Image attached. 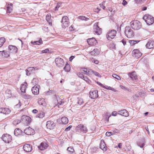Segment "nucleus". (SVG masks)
Masks as SVG:
<instances>
[{
    "mask_svg": "<svg viewBox=\"0 0 154 154\" xmlns=\"http://www.w3.org/2000/svg\"><path fill=\"white\" fill-rule=\"evenodd\" d=\"M21 105V103L20 101H18V103L14 106V107L16 108H19L20 107Z\"/></svg>",
    "mask_w": 154,
    "mask_h": 154,
    "instance_id": "09e8293b",
    "label": "nucleus"
},
{
    "mask_svg": "<svg viewBox=\"0 0 154 154\" xmlns=\"http://www.w3.org/2000/svg\"><path fill=\"white\" fill-rule=\"evenodd\" d=\"M51 15L49 14H48L46 16V20L48 22L49 25H52V23L51 22Z\"/></svg>",
    "mask_w": 154,
    "mask_h": 154,
    "instance_id": "473e14b6",
    "label": "nucleus"
},
{
    "mask_svg": "<svg viewBox=\"0 0 154 154\" xmlns=\"http://www.w3.org/2000/svg\"><path fill=\"white\" fill-rule=\"evenodd\" d=\"M128 75L132 80H136L137 79V76L136 75V72L134 71L131 73H129Z\"/></svg>",
    "mask_w": 154,
    "mask_h": 154,
    "instance_id": "393cba45",
    "label": "nucleus"
},
{
    "mask_svg": "<svg viewBox=\"0 0 154 154\" xmlns=\"http://www.w3.org/2000/svg\"><path fill=\"white\" fill-rule=\"evenodd\" d=\"M2 55L5 57H8L10 56V53L7 51L3 50L2 51Z\"/></svg>",
    "mask_w": 154,
    "mask_h": 154,
    "instance_id": "2f4dec72",
    "label": "nucleus"
},
{
    "mask_svg": "<svg viewBox=\"0 0 154 154\" xmlns=\"http://www.w3.org/2000/svg\"><path fill=\"white\" fill-rule=\"evenodd\" d=\"M78 19L82 20L88 21L89 19L88 18L84 16H79L78 17Z\"/></svg>",
    "mask_w": 154,
    "mask_h": 154,
    "instance_id": "e433bc0d",
    "label": "nucleus"
},
{
    "mask_svg": "<svg viewBox=\"0 0 154 154\" xmlns=\"http://www.w3.org/2000/svg\"><path fill=\"white\" fill-rule=\"evenodd\" d=\"M82 79L89 84L91 82V81L86 76H85L84 78H82Z\"/></svg>",
    "mask_w": 154,
    "mask_h": 154,
    "instance_id": "3c124183",
    "label": "nucleus"
},
{
    "mask_svg": "<svg viewBox=\"0 0 154 154\" xmlns=\"http://www.w3.org/2000/svg\"><path fill=\"white\" fill-rule=\"evenodd\" d=\"M27 84L26 82H25L23 84L21 85L20 88V90L22 92H25V91L27 87Z\"/></svg>",
    "mask_w": 154,
    "mask_h": 154,
    "instance_id": "a878e982",
    "label": "nucleus"
},
{
    "mask_svg": "<svg viewBox=\"0 0 154 154\" xmlns=\"http://www.w3.org/2000/svg\"><path fill=\"white\" fill-rule=\"evenodd\" d=\"M98 96V91L96 90H92L89 92V97L92 99H94Z\"/></svg>",
    "mask_w": 154,
    "mask_h": 154,
    "instance_id": "1a4fd4ad",
    "label": "nucleus"
},
{
    "mask_svg": "<svg viewBox=\"0 0 154 154\" xmlns=\"http://www.w3.org/2000/svg\"><path fill=\"white\" fill-rule=\"evenodd\" d=\"M67 150L69 152H72L74 151L73 148L71 147H69L67 148Z\"/></svg>",
    "mask_w": 154,
    "mask_h": 154,
    "instance_id": "603ef678",
    "label": "nucleus"
},
{
    "mask_svg": "<svg viewBox=\"0 0 154 154\" xmlns=\"http://www.w3.org/2000/svg\"><path fill=\"white\" fill-rule=\"evenodd\" d=\"M72 127V125H70L66 128V129H65V131H68L70 130V129Z\"/></svg>",
    "mask_w": 154,
    "mask_h": 154,
    "instance_id": "052dcab7",
    "label": "nucleus"
},
{
    "mask_svg": "<svg viewBox=\"0 0 154 154\" xmlns=\"http://www.w3.org/2000/svg\"><path fill=\"white\" fill-rule=\"evenodd\" d=\"M2 139L6 143H9L12 140L11 135H2Z\"/></svg>",
    "mask_w": 154,
    "mask_h": 154,
    "instance_id": "f8f14e48",
    "label": "nucleus"
},
{
    "mask_svg": "<svg viewBox=\"0 0 154 154\" xmlns=\"http://www.w3.org/2000/svg\"><path fill=\"white\" fill-rule=\"evenodd\" d=\"M24 132L26 135H34L35 133L34 130L30 127H29L28 128L25 129Z\"/></svg>",
    "mask_w": 154,
    "mask_h": 154,
    "instance_id": "ddd939ff",
    "label": "nucleus"
},
{
    "mask_svg": "<svg viewBox=\"0 0 154 154\" xmlns=\"http://www.w3.org/2000/svg\"><path fill=\"white\" fill-rule=\"evenodd\" d=\"M54 91L51 90H49L46 92V94L47 95H51V94H54Z\"/></svg>",
    "mask_w": 154,
    "mask_h": 154,
    "instance_id": "864d4df0",
    "label": "nucleus"
},
{
    "mask_svg": "<svg viewBox=\"0 0 154 154\" xmlns=\"http://www.w3.org/2000/svg\"><path fill=\"white\" fill-rule=\"evenodd\" d=\"M11 111L10 109L7 108H0V113L7 115L9 114Z\"/></svg>",
    "mask_w": 154,
    "mask_h": 154,
    "instance_id": "a211bd4d",
    "label": "nucleus"
},
{
    "mask_svg": "<svg viewBox=\"0 0 154 154\" xmlns=\"http://www.w3.org/2000/svg\"><path fill=\"white\" fill-rule=\"evenodd\" d=\"M82 72H84V74L85 75H88V69L86 68H82Z\"/></svg>",
    "mask_w": 154,
    "mask_h": 154,
    "instance_id": "a18cd8bd",
    "label": "nucleus"
},
{
    "mask_svg": "<svg viewBox=\"0 0 154 154\" xmlns=\"http://www.w3.org/2000/svg\"><path fill=\"white\" fill-rule=\"evenodd\" d=\"M49 51V49L48 48L46 49L45 50H43L42 51V53H48Z\"/></svg>",
    "mask_w": 154,
    "mask_h": 154,
    "instance_id": "6e6d98bb",
    "label": "nucleus"
},
{
    "mask_svg": "<svg viewBox=\"0 0 154 154\" xmlns=\"http://www.w3.org/2000/svg\"><path fill=\"white\" fill-rule=\"evenodd\" d=\"M13 5L12 3L8 4H7V13H10L13 10Z\"/></svg>",
    "mask_w": 154,
    "mask_h": 154,
    "instance_id": "b1692460",
    "label": "nucleus"
},
{
    "mask_svg": "<svg viewBox=\"0 0 154 154\" xmlns=\"http://www.w3.org/2000/svg\"><path fill=\"white\" fill-rule=\"evenodd\" d=\"M139 42V41L132 40L131 41V44H132L133 45H134V44H135Z\"/></svg>",
    "mask_w": 154,
    "mask_h": 154,
    "instance_id": "680f3d73",
    "label": "nucleus"
},
{
    "mask_svg": "<svg viewBox=\"0 0 154 154\" xmlns=\"http://www.w3.org/2000/svg\"><path fill=\"white\" fill-rule=\"evenodd\" d=\"M93 32L97 35H100L102 33V29L97 24H94L93 28Z\"/></svg>",
    "mask_w": 154,
    "mask_h": 154,
    "instance_id": "9d476101",
    "label": "nucleus"
},
{
    "mask_svg": "<svg viewBox=\"0 0 154 154\" xmlns=\"http://www.w3.org/2000/svg\"><path fill=\"white\" fill-rule=\"evenodd\" d=\"M64 70L66 72H69L70 70V66L68 63H66L63 68Z\"/></svg>",
    "mask_w": 154,
    "mask_h": 154,
    "instance_id": "72a5a7b5",
    "label": "nucleus"
},
{
    "mask_svg": "<svg viewBox=\"0 0 154 154\" xmlns=\"http://www.w3.org/2000/svg\"><path fill=\"white\" fill-rule=\"evenodd\" d=\"M116 34V31L114 29H112L108 32L106 35V37L109 40H111L114 38Z\"/></svg>",
    "mask_w": 154,
    "mask_h": 154,
    "instance_id": "39448f33",
    "label": "nucleus"
},
{
    "mask_svg": "<svg viewBox=\"0 0 154 154\" xmlns=\"http://www.w3.org/2000/svg\"><path fill=\"white\" fill-rule=\"evenodd\" d=\"M59 98V97L57 95L54 94L53 95V98L55 104V102H57V100H58Z\"/></svg>",
    "mask_w": 154,
    "mask_h": 154,
    "instance_id": "79ce46f5",
    "label": "nucleus"
},
{
    "mask_svg": "<svg viewBox=\"0 0 154 154\" xmlns=\"http://www.w3.org/2000/svg\"><path fill=\"white\" fill-rule=\"evenodd\" d=\"M21 120L27 125H29L31 121V119L30 117L25 115H23L21 116Z\"/></svg>",
    "mask_w": 154,
    "mask_h": 154,
    "instance_id": "0eeeda50",
    "label": "nucleus"
},
{
    "mask_svg": "<svg viewBox=\"0 0 154 154\" xmlns=\"http://www.w3.org/2000/svg\"><path fill=\"white\" fill-rule=\"evenodd\" d=\"M112 76L113 78L117 79L118 80H120L121 79L120 77L118 75H117L116 74H113L112 75Z\"/></svg>",
    "mask_w": 154,
    "mask_h": 154,
    "instance_id": "de8ad7c7",
    "label": "nucleus"
},
{
    "mask_svg": "<svg viewBox=\"0 0 154 154\" xmlns=\"http://www.w3.org/2000/svg\"><path fill=\"white\" fill-rule=\"evenodd\" d=\"M98 148L96 147H93L91 149V151L92 153H96L98 151Z\"/></svg>",
    "mask_w": 154,
    "mask_h": 154,
    "instance_id": "4c0bfd02",
    "label": "nucleus"
},
{
    "mask_svg": "<svg viewBox=\"0 0 154 154\" xmlns=\"http://www.w3.org/2000/svg\"><path fill=\"white\" fill-rule=\"evenodd\" d=\"M118 113L119 114L125 117H128L129 115L128 112L126 109H122L119 111Z\"/></svg>",
    "mask_w": 154,
    "mask_h": 154,
    "instance_id": "aec40b11",
    "label": "nucleus"
},
{
    "mask_svg": "<svg viewBox=\"0 0 154 154\" xmlns=\"http://www.w3.org/2000/svg\"><path fill=\"white\" fill-rule=\"evenodd\" d=\"M55 63L56 65L58 67H62L64 65V62L63 59L59 57H57L55 59Z\"/></svg>",
    "mask_w": 154,
    "mask_h": 154,
    "instance_id": "6e6552de",
    "label": "nucleus"
},
{
    "mask_svg": "<svg viewBox=\"0 0 154 154\" xmlns=\"http://www.w3.org/2000/svg\"><path fill=\"white\" fill-rule=\"evenodd\" d=\"M87 42L88 45L91 46L95 45L97 43L96 40L94 38L88 39Z\"/></svg>",
    "mask_w": 154,
    "mask_h": 154,
    "instance_id": "f3484780",
    "label": "nucleus"
},
{
    "mask_svg": "<svg viewBox=\"0 0 154 154\" xmlns=\"http://www.w3.org/2000/svg\"><path fill=\"white\" fill-rule=\"evenodd\" d=\"M62 100L59 97L57 100V102H55V104L56 105H58V106L63 104L64 103L63 101H62Z\"/></svg>",
    "mask_w": 154,
    "mask_h": 154,
    "instance_id": "c756f323",
    "label": "nucleus"
},
{
    "mask_svg": "<svg viewBox=\"0 0 154 154\" xmlns=\"http://www.w3.org/2000/svg\"><path fill=\"white\" fill-rule=\"evenodd\" d=\"M94 71L92 70L91 69H88V75H92L93 74Z\"/></svg>",
    "mask_w": 154,
    "mask_h": 154,
    "instance_id": "37998d69",
    "label": "nucleus"
},
{
    "mask_svg": "<svg viewBox=\"0 0 154 154\" xmlns=\"http://www.w3.org/2000/svg\"><path fill=\"white\" fill-rule=\"evenodd\" d=\"M78 100L77 102V103L79 105H81L83 103V101L82 99L79 98H78Z\"/></svg>",
    "mask_w": 154,
    "mask_h": 154,
    "instance_id": "49530a36",
    "label": "nucleus"
},
{
    "mask_svg": "<svg viewBox=\"0 0 154 154\" xmlns=\"http://www.w3.org/2000/svg\"><path fill=\"white\" fill-rule=\"evenodd\" d=\"M120 42H122L123 43L124 46H125L126 44V41L124 39H122L121 41H120Z\"/></svg>",
    "mask_w": 154,
    "mask_h": 154,
    "instance_id": "bf43d9fd",
    "label": "nucleus"
},
{
    "mask_svg": "<svg viewBox=\"0 0 154 154\" xmlns=\"http://www.w3.org/2000/svg\"><path fill=\"white\" fill-rule=\"evenodd\" d=\"M55 126V123L53 121H49L47 122L46 127L47 128L49 129H53Z\"/></svg>",
    "mask_w": 154,
    "mask_h": 154,
    "instance_id": "4468645a",
    "label": "nucleus"
},
{
    "mask_svg": "<svg viewBox=\"0 0 154 154\" xmlns=\"http://www.w3.org/2000/svg\"><path fill=\"white\" fill-rule=\"evenodd\" d=\"M48 146V145L45 142H42L41 143L38 148L41 150H43L47 149Z\"/></svg>",
    "mask_w": 154,
    "mask_h": 154,
    "instance_id": "412c9836",
    "label": "nucleus"
},
{
    "mask_svg": "<svg viewBox=\"0 0 154 154\" xmlns=\"http://www.w3.org/2000/svg\"><path fill=\"white\" fill-rule=\"evenodd\" d=\"M100 7L103 8V9H105L106 7L103 4H100Z\"/></svg>",
    "mask_w": 154,
    "mask_h": 154,
    "instance_id": "338daca9",
    "label": "nucleus"
},
{
    "mask_svg": "<svg viewBox=\"0 0 154 154\" xmlns=\"http://www.w3.org/2000/svg\"><path fill=\"white\" fill-rule=\"evenodd\" d=\"M143 19L147 25H150L154 23V17L149 14H145L143 17Z\"/></svg>",
    "mask_w": 154,
    "mask_h": 154,
    "instance_id": "f03ea898",
    "label": "nucleus"
},
{
    "mask_svg": "<svg viewBox=\"0 0 154 154\" xmlns=\"http://www.w3.org/2000/svg\"><path fill=\"white\" fill-rule=\"evenodd\" d=\"M77 75L79 77L82 79V78H84L85 76L82 74L80 73V72H78L77 73Z\"/></svg>",
    "mask_w": 154,
    "mask_h": 154,
    "instance_id": "8fccbe9b",
    "label": "nucleus"
},
{
    "mask_svg": "<svg viewBox=\"0 0 154 154\" xmlns=\"http://www.w3.org/2000/svg\"><path fill=\"white\" fill-rule=\"evenodd\" d=\"M31 43L32 45H40L42 44L43 42L42 40V38H40L39 39L38 41L31 42Z\"/></svg>",
    "mask_w": 154,
    "mask_h": 154,
    "instance_id": "bb28decb",
    "label": "nucleus"
},
{
    "mask_svg": "<svg viewBox=\"0 0 154 154\" xmlns=\"http://www.w3.org/2000/svg\"><path fill=\"white\" fill-rule=\"evenodd\" d=\"M130 25L132 28L134 30L140 29L142 27V24L137 20H134L130 23Z\"/></svg>",
    "mask_w": 154,
    "mask_h": 154,
    "instance_id": "f257e3e1",
    "label": "nucleus"
},
{
    "mask_svg": "<svg viewBox=\"0 0 154 154\" xmlns=\"http://www.w3.org/2000/svg\"><path fill=\"white\" fill-rule=\"evenodd\" d=\"M39 85H35L32 88L31 91L34 95H37L39 94Z\"/></svg>",
    "mask_w": 154,
    "mask_h": 154,
    "instance_id": "dca6fc26",
    "label": "nucleus"
},
{
    "mask_svg": "<svg viewBox=\"0 0 154 154\" xmlns=\"http://www.w3.org/2000/svg\"><path fill=\"white\" fill-rule=\"evenodd\" d=\"M93 74H94L95 75L98 77H99V76L100 75L98 72H95V71H94Z\"/></svg>",
    "mask_w": 154,
    "mask_h": 154,
    "instance_id": "e2e57ef3",
    "label": "nucleus"
},
{
    "mask_svg": "<svg viewBox=\"0 0 154 154\" xmlns=\"http://www.w3.org/2000/svg\"><path fill=\"white\" fill-rule=\"evenodd\" d=\"M38 80L37 79L34 78L32 81V83L34 85H38L37 84L38 83Z\"/></svg>",
    "mask_w": 154,
    "mask_h": 154,
    "instance_id": "a19ab883",
    "label": "nucleus"
},
{
    "mask_svg": "<svg viewBox=\"0 0 154 154\" xmlns=\"http://www.w3.org/2000/svg\"><path fill=\"white\" fill-rule=\"evenodd\" d=\"M75 130L76 132H82L84 133H86L88 131L87 127L82 124H79L76 126Z\"/></svg>",
    "mask_w": 154,
    "mask_h": 154,
    "instance_id": "20e7f679",
    "label": "nucleus"
},
{
    "mask_svg": "<svg viewBox=\"0 0 154 154\" xmlns=\"http://www.w3.org/2000/svg\"><path fill=\"white\" fill-rule=\"evenodd\" d=\"M36 68H35L34 67H29L28 68L26 69V71H29V72H32L33 71H34L35 70V69Z\"/></svg>",
    "mask_w": 154,
    "mask_h": 154,
    "instance_id": "c03bdc74",
    "label": "nucleus"
},
{
    "mask_svg": "<svg viewBox=\"0 0 154 154\" xmlns=\"http://www.w3.org/2000/svg\"><path fill=\"white\" fill-rule=\"evenodd\" d=\"M6 39L4 37L0 38V48L2 47L5 42Z\"/></svg>",
    "mask_w": 154,
    "mask_h": 154,
    "instance_id": "c9c22d12",
    "label": "nucleus"
},
{
    "mask_svg": "<svg viewBox=\"0 0 154 154\" xmlns=\"http://www.w3.org/2000/svg\"><path fill=\"white\" fill-rule=\"evenodd\" d=\"M21 122V120L19 119H15L13 122V124L15 125H16Z\"/></svg>",
    "mask_w": 154,
    "mask_h": 154,
    "instance_id": "58836bf2",
    "label": "nucleus"
},
{
    "mask_svg": "<svg viewBox=\"0 0 154 154\" xmlns=\"http://www.w3.org/2000/svg\"><path fill=\"white\" fill-rule=\"evenodd\" d=\"M61 22L62 23V27L63 28L67 27L69 25V19L66 16L62 17Z\"/></svg>",
    "mask_w": 154,
    "mask_h": 154,
    "instance_id": "423d86ee",
    "label": "nucleus"
},
{
    "mask_svg": "<svg viewBox=\"0 0 154 154\" xmlns=\"http://www.w3.org/2000/svg\"><path fill=\"white\" fill-rule=\"evenodd\" d=\"M92 61L97 64L99 63V61L97 60H94Z\"/></svg>",
    "mask_w": 154,
    "mask_h": 154,
    "instance_id": "774afa93",
    "label": "nucleus"
},
{
    "mask_svg": "<svg viewBox=\"0 0 154 154\" xmlns=\"http://www.w3.org/2000/svg\"><path fill=\"white\" fill-rule=\"evenodd\" d=\"M137 145L138 146H140V148H143L144 145H145V144L144 143H141V144H140V143H139L138 142L137 143Z\"/></svg>",
    "mask_w": 154,
    "mask_h": 154,
    "instance_id": "4d7b16f0",
    "label": "nucleus"
},
{
    "mask_svg": "<svg viewBox=\"0 0 154 154\" xmlns=\"http://www.w3.org/2000/svg\"><path fill=\"white\" fill-rule=\"evenodd\" d=\"M62 100L59 97L57 100V102H55V104L56 105H58V106L63 104L64 103L63 101H62Z\"/></svg>",
    "mask_w": 154,
    "mask_h": 154,
    "instance_id": "7c9ffc66",
    "label": "nucleus"
},
{
    "mask_svg": "<svg viewBox=\"0 0 154 154\" xmlns=\"http://www.w3.org/2000/svg\"><path fill=\"white\" fill-rule=\"evenodd\" d=\"M146 47L147 48L151 49L154 47V41H149L146 44Z\"/></svg>",
    "mask_w": 154,
    "mask_h": 154,
    "instance_id": "4be33fe9",
    "label": "nucleus"
},
{
    "mask_svg": "<svg viewBox=\"0 0 154 154\" xmlns=\"http://www.w3.org/2000/svg\"><path fill=\"white\" fill-rule=\"evenodd\" d=\"M23 149L26 152H29L32 150V146L30 144H26L23 146Z\"/></svg>",
    "mask_w": 154,
    "mask_h": 154,
    "instance_id": "6ab92c4d",
    "label": "nucleus"
},
{
    "mask_svg": "<svg viewBox=\"0 0 154 154\" xmlns=\"http://www.w3.org/2000/svg\"><path fill=\"white\" fill-rule=\"evenodd\" d=\"M122 4L123 5L125 6L127 4V2L125 0H123Z\"/></svg>",
    "mask_w": 154,
    "mask_h": 154,
    "instance_id": "0e129e2a",
    "label": "nucleus"
},
{
    "mask_svg": "<svg viewBox=\"0 0 154 154\" xmlns=\"http://www.w3.org/2000/svg\"><path fill=\"white\" fill-rule=\"evenodd\" d=\"M23 131L19 128L15 129L14 131V135H21Z\"/></svg>",
    "mask_w": 154,
    "mask_h": 154,
    "instance_id": "c85d7f7f",
    "label": "nucleus"
},
{
    "mask_svg": "<svg viewBox=\"0 0 154 154\" xmlns=\"http://www.w3.org/2000/svg\"><path fill=\"white\" fill-rule=\"evenodd\" d=\"M8 50L10 53L15 54L17 52V48L15 46L9 45L8 46Z\"/></svg>",
    "mask_w": 154,
    "mask_h": 154,
    "instance_id": "2eb2a0df",
    "label": "nucleus"
},
{
    "mask_svg": "<svg viewBox=\"0 0 154 154\" xmlns=\"http://www.w3.org/2000/svg\"><path fill=\"white\" fill-rule=\"evenodd\" d=\"M111 116L110 115H109L108 113H106V120L107 122L109 121V117Z\"/></svg>",
    "mask_w": 154,
    "mask_h": 154,
    "instance_id": "5fc2aeb1",
    "label": "nucleus"
},
{
    "mask_svg": "<svg viewBox=\"0 0 154 154\" xmlns=\"http://www.w3.org/2000/svg\"><path fill=\"white\" fill-rule=\"evenodd\" d=\"M132 54L133 57L137 59L140 58L142 55V53L137 49L134 50L132 51Z\"/></svg>",
    "mask_w": 154,
    "mask_h": 154,
    "instance_id": "9b49d317",
    "label": "nucleus"
},
{
    "mask_svg": "<svg viewBox=\"0 0 154 154\" xmlns=\"http://www.w3.org/2000/svg\"><path fill=\"white\" fill-rule=\"evenodd\" d=\"M106 145L104 140H101L100 145V148L103 150L106 151Z\"/></svg>",
    "mask_w": 154,
    "mask_h": 154,
    "instance_id": "5701e85b",
    "label": "nucleus"
},
{
    "mask_svg": "<svg viewBox=\"0 0 154 154\" xmlns=\"http://www.w3.org/2000/svg\"><path fill=\"white\" fill-rule=\"evenodd\" d=\"M146 0H135L137 3H142Z\"/></svg>",
    "mask_w": 154,
    "mask_h": 154,
    "instance_id": "13d9d810",
    "label": "nucleus"
},
{
    "mask_svg": "<svg viewBox=\"0 0 154 154\" xmlns=\"http://www.w3.org/2000/svg\"><path fill=\"white\" fill-rule=\"evenodd\" d=\"M61 121L62 123L63 124H66L68 122V119L65 116L61 118Z\"/></svg>",
    "mask_w": 154,
    "mask_h": 154,
    "instance_id": "cd10ccee",
    "label": "nucleus"
},
{
    "mask_svg": "<svg viewBox=\"0 0 154 154\" xmlns=\"http://www.w3.org/2000/svg\"><path fill=\"white\" fill-rule=\"evenodd\" d=\"M45 113L42 112L38 114L37 115V117L40 118H42L45 116Z\"/></svg>",
    "mask_w": 154,
    "mask_h": 154,
    "instance_id": "ea45409f",
    "label": "nucleus"
},
{
    "mask_svg": "<svg viewBox=\"0 0 154 154\" xmlns=\"http://www.w3.org/2000/svg\"><path fill=\"white\" fill-rule=\"evenodd\" d=\"M91 55L96 56L98 54V50L97 49H94L92 51L90 52Z\"/></svg>",
    "mask_w": 154,
    "mask_h": 154,
    "instance_id": "f704fd0d",
    "label": "nucleus"
},
{
    "mask_svg": "<svg viewBox=\"0 0 154 154\" xmlns=\"http://www.w3.org/2000/svg\"><path fill=\"white\" fill-rule=\"evenodd\" d=\"M125 34L126 36L128 38L133 37L134 35L133 31L129 26H126L125 28Z\"/></svg>",
    "mask_w": 154,
    "mask_h": 154,
    "instance_id": "7ed1b4c3",
    "label": "nucleus"
},
{
    "mask_svg": "<svg viewBox=\"0 0 154 154\" xmlns=\"http://www.w3.org/2000/svg\"><path fill=\"white\" fill-rule=\"evenodd\" d=\"M112 114L113 116H116L117 115V113L116 111H114L112 112Z\"/></svg>",
    "mask_w": 154,
    "mask_h": 154,
    "instance_id": "69168bd1",
    "label": "nucleus"
}]
</instances>
